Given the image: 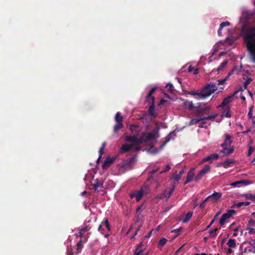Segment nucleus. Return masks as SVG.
Returning a JSON list of instances; mask_svg holds the SVG:
<instances>
[{
	"label": "nucleus",
	"instance_id": "nucleus-50",
	"mask_svg": "<svg viewBox=\"0 0 255 255\" xmlns=\"http://www.w3.org/2000/svg\"><path fill=\"white\" fill-rule=\"evenodd\" d=\"M159 167H156V168L152 169V170L150 171L149 172V174H153L155 173H156L159 170Z\"/></svg>",
	"mask_w": 255,
	"mask_h": 255
},
{
	"label": "nucleus",
	"instance_id": "nucleus-12",
	"mask_svg": "<svg viewBox=\"0 0 255 255\" xmlns=\"http://www.w3.org/2000/svg\"><path fill=\"white\" fill-rule=\"evenodd\" d=\"M219 156V155L217 153H213V154H210V155L204 157L203 159H202L201 162L203 163V162L209 161L210 163H212V162L214 160L217 159L218 158Z\"/></svg>",
	"mask_w": 255,
	"mask_h": 255
},
{
	"label": "nucleus",
	"instance_id": "nucleus-51",
	"mask_svg": "<svg viewBox=\"0 0 255 255\" xmlns=\"http://www.w3.org/2000/svg\"><path fill=\"white\" fill-rule=\"evenodd\" d=\"M249 244L251 246L252 248L255 249V240H252L249 242Z\"/></svg>",
	"mask_w": 255,
	"mask_h": 255
},
{
	"label": "nucleus",
	"instance_id": "nucleus-2",
	"mask_svg": "<svg viewBox=\"0 0 255 255\" xmlns=\"http://www.w3.org/2000/svg\"><path fill=\"white\" fill-rule=\"evenodd\" d=\"M241 35L250 53L252 62L255 63V26L244 25Z\"/></svg>",
	"mask_w": 255,
	"mask_h": 255
},
{
	"label": "nucleus",
	"instance_id": "nucleus-3",
	"mask_svg": "<svg viewBox=\"0 0 255 255\" xmlns=\"http://www.w3.org/2000/svg\"><path fill=\"white\" fill-rule=\"evenodd\" d=\"M231 25V23L229 21H224L222 22L219 26V28L218 30V35L220 37L223 35L222 30H223L227 33V36L226 37V40H228L230 39V38L233 34L235 30L233 28H227Z\"/></svg>",
	"mask_w": 255,
	"mask_h": 255
},
{
	"label": "nucleus",
	"instance_id": "nucleus-32",
	"mask_svg": "<svg viewBox=\"0 0 255 255\" xmlns=\"http://www.w3.org/2000/svg\"><path fill=\"white\" fill-rule=\"evenodd\" d=\"M193 215L192 212H188L185 216V217L183 219L182 222L184 223H186L191 218Z\"/></svg>",
	"mask_w": 255,
	"mask_h": 255
},
{
	"label": "nucleus",
	"instance_id": "nucleus-5",
	"mask_svg": "<svg viewBox=\"0 0 255 255\" xmlns=\"http://www.w3.org/2000/svg\"><path fill=\"white\" fill-rule=\"evenodd\" d=\"M232 142V140L231 139V136L229 134H225V139L223 143L221 144V146L223 149L220 151V152L223 153L226 155H229L234 152V148H230L228 147L230 146Z\"/></svg>",
	"mask_w": 255,
	"mask_h": 255
},
{
	"label": "nucleus",
	"instance_id": "nucleus-26",
	"mask_svg": "<svg viewBox=\"0 0 255 255\" xmlns=\"http://www.w3.org/2000/svg\"><path fill=\"white\" fill-rule=\"evenodd\" d=\"M250 202L249 201L246 202H239L234 205V206L237 208H240L243 206H247L250 204Z\"/></svg>",
	"mask_w": 255,
	"mask_h": 255
},
{
	"label": "nucleus",
	"instance_id": "nucleus-34",
	"mask_svg": "<svg viewBox=\"0 0 255 255\" xmlns=\"http://www.w3.org/2000/svg\"><path fill=\"white\" fill-rule=\"evenodd\" d=\"M167 240L164 238H161L158 243V248L161 249L164 245L166 244Z\"/></svg>",
	"mask_w": 255,
	"mask_h": 255
},
{
	"label": "nucleus",
	"instance_id": "nucleus-63",
	"mask_svg": "<svg viewBox=\"0 0 255 255\" xmlns=\"http://www.w3.org/2000/svg\"><path fill=\"white\" fill-rule=\"evenodd\" d=\"M160 228V226H158L155 230H154V232H156L159 231V229Z\"/></svg>",
	"mask_w": 255,
	"mask_h": 255
},
{
	"label": "nucleus",
	"instance_id": "nucleus-62",
	"mask_svg": "<svg viewBox=\"0 0 255 255\" xmlns=\"http://www.w3.org/2000/svg\"><path fill=\"white\" fill-rule=\"evenodd\" d=\"M184 171L183 169L181 170L179 173H178L179 175H180L181 176H182V175H183V174L184 173Z\"/></svg>",
	"mask_w": 255,
	"mask_h": 255
},
{
	"label": "nucleus",
	"instance_id": "nucleus-47",
	"mask_svg": "<svg viewBox=\"0 0 255 255\" xmlns=\"http://www.w3.org/2000/svg\"><path fill=\"white\" fill-rule=\"evenodd\" d=\"M213 54H212V55L211 57H210L209 58V62L210 63V62H212L213 61L212 60V57L213 56L214 53L217 51V49H216V47H214L213 48Z\"/></svg>",
	"mask_w": 255,
	"mask_h": 255
},
{
	"label": "nucleus",
	"instance_id": "nucleus-1",
	"mask_svg": "<svg viewBox=\"0 0 255 255\" xmlns=\"http://www.w3.org/2000/svg\"><path fill=\"white\" fill-rule=\"evenodd\" d=\"M158 132V129H154L151 132H143L140 137L138 138L136 135H128L125 137V140L130 142L131 144H125L121 147L120 152L123 153L129 150L139 151L140 144L146 143L154 138Z\"/></svg>",
	"mask_w": 255,
	"mask_h": 255
},
{
	"label": "nucleus",
	"instance_id": "nucleus-20",
	"mask_svg": "<svg viewBox=\"0 0 255 255\" xmlns=\"http://www.w3.org/2000/svg\"><path fill=\"white\" fill-rule=\"evenodd\" d=\"M156 87H153L151 88V89L149 92L147 97H146V100L149 101L151 100V102H153L154 101V98L152 96V95L153 94V93L155 92V90L156 89Z\"/></svg>",
	"mask_w": 255,
	"mask_h": 255
},
{
	"label": "nucleus",
	"instance_id": "nucleus-13",
	"mask_svg": "<svg viewBox=\"0 0 255 255\" xmlns=\"http://www.w3.org/2000/svg\"><path fill=\"white\" fill-rule=\"evenodd\" d=\"M222 196V194L221 193L214 191L213 194L210 195V197L213 202H216L221 199Z\"/></svg>",
	"mask_w": 255,
	"mask_h": 255
},
{
	"label": "nucleus",
	"instance_id": "nucleus-55",
	"mask_svg": "<svg viewBox=\"0 0 255 255\" xmlns=\"http://www.w3.org/2000/svg\"><path fill=\"white\" fill-rule=\"evenodd\" d=\"M215 218H214L211 222L210 224L208 225V226L206 228V229H209V228H210L212 226V225L215 222Z\"/></svg>",
	"mask_w": 255,
	"mask_h": 255
},
{
	"label": "nucleus",
	"instance_id": "nucleus-30",
	"mask_svg": "<svg viewBox=\"0 0 255 255\" xmlns=\"http://www.w3.org/2000/svg\"><path fill=\"white\" fill-rule=\"evenodd\" d=\"M205 173H203L201 170L198 173L194 178V181L196 182L199 181L205 175Z\"/></svg>",
	"mask_w": 255,
	"mask_h": 255
},
{
	"label": "nucleus",
	"instance_id": "nucleus-11",
	"mask_svg": "<svg viewBox=\"0 0 255 255\" xmlns=\"http://www.w3.org/2000/svg\"><path fill=\"white\" fill-rule=\"evenodd\" d=\"M194 177H195L194 168H192L188 172L186 180L184 183V185H186L191 182L193 180Z\"/></svg>",
	"mask_w": 255,
	"mask_h": 255
},
{
	"label": "nucleus",
	"instance_id": "nucleus-36",
	"mask_svg": "<svg viewBox=\"0 0 255 255\" xmlns=\"http://www.w3.org/2000/svg\"><path fill=\"white\" fill-rule=\"evenodd\" d=\"M210 169H211L210 166L209 165L206 164L201 170V171L203 173H205V174H207V173H208L210 171Z\"/></svg>",
	"mask_w": 255,
	"mask_h": 255
},
{
	"label": "nucleus",
	"instance_id": "nucleus-60",
	"mask_svg": "<svg viewBox=\"0 0 255 255\" xmlns=\"http://www.w3.org/2000/svg\"><path fill=\"white\" fill-rule=\"evenodd\" d=\"M193 67H192L191 65L189 66V67L188 68V70L189 72H191L193 70Z\"/></svg>",
	"mask_w": 255,
	"mask_h": 255
},
{
	"label": "nucleus",
	"instance_id": "nucleus-16",
	"mask_svg": "<svg viewBox=\"0 0 255 255\" xmlns=\"http://www.w3.org/2000/svg\"><path fill=\"white\" fill-rule=\"evenodd\" d=\"M98 230L99 231H102L103 230L109 231L110 225L109 224L108 221L107 220H106L105 221L103 222L99 226Z\"/></svg>",
	"mask_w": 255,
	"mask_h": 255
},
{
	"label": "nucleus",
	"instance_id": "nucleus-33",
	"mask_svg": "<svg viewBox=\"0 0 255 255\" xmlns=\"http://www.w3.org/2000/svg\"><path fill=\"white\" fill-rule=\"evenodd\" d=\"M123 118L120 115V114L118 112L115 116V121L117 123H123Z\"/></svg>",
	"mask_w": 255,
	"mask_h": 255
},
{
	"label": "nucleus",
	"instance_id": "nucleus-42",
	"mask_svg": "<svg viewBox=\"0 0 255 255\" xmlns=\"http://www.w3.org/2000/svg\"><path fill=\"white\" fill-rule=\"evenodd\" d=\"M217 116V114L211 115H209L206 117L202 118V119H203V120H214L215 117Z\"/></svg>",
	"mask_w": 255,
	"mask_h": 255
},
{
	"label": "nucleus",
	"instance_id": "nucleus-27",
	"mask_svg": "<svg viewBox=\"0 0 255 255\" xmlns=\"http://www.w3.org/2000/svg\"><path fill=\"white\" fill-rule=\"evenodd\" d=\"M183 102V104L185 107H188L190 110H192L194 108L192 102H188L184 100H181Z\"/></svg>",
	"mask_w": 255,
	"mask_h": 255
},
{
	"label": "nucleus",
	"instance_id": "nucleus-57",
	"mask_svg": "<svg viewBox=\"0 0 255 255\" xmlns=\"http://www.w3.org/2000/svg\"><path fill=\"white\" fill-rule=\"evenodd\" d=\"M205 203L202 201L199 205L200 208L202 209H204L205 208Z\"/></svg>",
	"mask_w": 255,
	"mask_h": 255
},
{
	"label": "nucleus",
	"instance_id": "nucleus-18",
	"mask_svg": "<svg viewBox=\"0 0 255 255\" xmlns=\"http://www.w3.org/2000/svg\"><path fill=\"white\" fill-rule=\"evenodd\" d=\"M203 121V119H202V118H194L192 119L189 123H186L185 125L186 126H192L194 125H196L197 124L199 123L200 121Z\"/></svg>",
	"mask_w": 255,
	"mask_h": 255
},
{
	"label": "nucleus",
	"instance_id": "nucleus-31",
	"mask_svg": "<svg viewBox=\"0 0 255 255\" xmlns=\"http://www.w3.org/2000/svg\"><path fill=\"white\" fill-rule=\"evenodd\" d=\"M205 173H203L201 170L198 173L194 178V181L196 182L199 181L205 175Z\"/></svg>",
	"mask_w": 255,
	"mask_h": 255
},
{
	"label": "nucleus",
	"instance_id": "nucleus-37",
	"mask_svg": "<svg viewBox=\"0 0 255 255\" xmlns=\"http://www.w3.org/2000/svg\"><path fill=\"white\" fill-rule=\"evenodd\" d=\"M123 127V123H117L115 125L114 130L115 132H117L120 128Z\"/></svg>",
	"mask_w": 255,
	"mask_h": 255
},
{
	"label": "nucleus",
	"instance_id": "nucleus-61",
	"mask_svg": "<svg viewBox=\"0 0 255 255\" xmlns=\"http://www.w3.org/2000/svg\"><path fill=\"white\" fill-rule=\"evenodd\" d=\"M246 252H245V249L242 251L241 253H240L238 255H245V253H246Z\"/></svg>",
	"mask_w": 255,
	"mask_h": 255
},
{
	"label": "nucleus",
	"instance_id": "nucleus-22",
	"mask_svg": "<svg viewBox=\"0 0 255 255\" xmlns=\"http://www.w3.org/2000/svg\"><path fill=\"white\" fill-rule=\"evenodd\" d=\"M233 163H234V160L233 159H229L221 163V164L225 168H227L229 167L230 164Z\"/></svg>",
	"mask_w": 255,
	"mask_h": 255
},
{
	"label": "nucleus",
	"instance_id": "nucleus-6",
	"mask_svg": "<svg viewBox=\"0 0 255 255\" xmlns=\"http://www.w3.org/2000/svg\"><path fill=\"white\" fill-rule=\"evenodd\" d=\"M91 184L94 187L95 192L97 193L104 192V181L102 179H93Z\"/></svg>",
	"mask_w": 255,
	"mask_h": 255
},
{
	"label": "nucleus",
	"instance_id": "nucleus-15",
	"mask_svg": "<svg viewBox=\"0 0 255 255\" xmlns=\"http://www.w3.org/2000/svg\"><path fill=\"white\" fill-rule=\"evenodd\" d=\"M134 163V157H132L129 158L127 161L125 162L123 165L125 168H131L132 166Z\"/></svg>",
	"mask_w": 255,
	"mask_h": 255
},
{
	"label": "nucleus",
	"instance_id": "nucleus-38",
	"mask_svg": "<svg viewBox=\"0 0 255 255\" xmlns=\"http://www.w3.org/2000/svg\"><path fill=\"white\" fill-rule=\"evenodd\" d=\"M252 81H253V79L252 78H247L246 80L244 83V87L245 89H247L248 85L249 84H250Z\"/></svg>",
	"mask_w": 255,
	"mask_h": 255
},
{
	"label": "nucleus",
	"instance_id": "nucleus-44",
	"mask_svg": "<svg viewBox=\"0 0 255 255\" xmlns=\"http://www.w3.org/2000/svg\"><path fill=\"white\" fill-rule=\"evenodd\" d=\"M181 178V176L178 174H174L172 175V179L176 181H179Z\"/></svg>",
	"mask_w": 255,
	"mask_h": 255
},
{
	"label": "nucleus",
	"instance_id": "nucleus-8",
	"mask_svg": "<svg viewBox=\"0 0 255 255\" xmlns=\"http://www.w3.org/2000/svg\"><path fill=\"white\" fill-rule=\"evenodd\" d=\"M143 195V191L142 189L139 190H134L129 194V196L131 199L135 198L137 202L140 200Z\"/></svg>",
	"mask_w": 255,
	"mask_h": 255
},
{
	"label": "nucleus",
	"instance_id": "nucleus-19",
	"mask_svg": "<svg viewBox=\"0 0 255 255\" xmlns=\"http://www.w3.org/2000/svg\"><path fill=\"white\" fill-rule=\"evenodd\" d=\"M242 65H241L239 66H236L232 70V71L228 73L229 76H231L234 73L236 74H239L242 70Z\"/></svg>",
	"mask_w": 255,
	"mask_h": 255
},
{
	"label": "nucleus",
	"instance_id": "nucleus-14",
	"mask_svg": "<svg viewBox=\"0 0 255 255\" xmlns=\"http://www.w3.org/2000/svg\"><path fill=\"white\" fill-rule=\"evenodd\" d=\"M228 63V61L227 60L224 61L219 66V67L216 69L212 70V72H217L218 73H219L221 72H223L225 69V66L227 65Z\"/></svg>",
	"mask_w": 255,
	"mask_h": 255
},
{
	"label": "nucleus",
	"instance_id": "nucleus-49",
	"mask_svg": "<svg viewBox=\"0 0 255 255\" xmlns=\"http://www.w3.org/2000/svg\"><path fill=\"white\" fill-rule=\"evenodd\" d=\"M253 148L252 147V146H249V150L248 152V156H250L252 155L253 151Z\"/></svg>",
	"mask_w": 255,
	"mask_h": 255
},
{
	"label": "nucleus",
	"instance_id": "nucleus-45",
	"mask_svg": "<svg viewBox=\"0 0 255 255\" xmlns=\"http://www.w3.org/2000/svg\"><path fill=\"white\" fill-rule=\"evenodd\" d=\"M77 251H78V253H80L82 250V240H80L79 242L77 243Z\"/></svg>",
	"mask_w": 255,
	"mask_h": 255
},
{
	"label": "nucleus",
	"instance_id": "nucleus-56",
	"mask_svg": "<svg viewBox=\"0 0 255 255\" xmlns=\"http://www.w3.org/2000/svg\"><path fill=\"white\" fill-rule=\"evenodd\" d=\"M165 196H164V193H163L162 194H159V195H157L156 198H159V199H163V198Z\"/></svg>",
	"mask_w": 255,
	"mask_h": 255
},
{
	"label": "nucleus",
	"instance_id": "nucleus-46",
	"mask_svg": "<svg viewBox=\"0 0 255 255\" xmlns=\"http://www.w3.org/2000/svg\"><path fill=\"white\" fill-rule=\"evenodd\" d=\"M253 108H254L253 106H251L250 108V110H249V112L248 113V117H249V118H253V114H252V111H253Z\"/></svg>",
	"mask_w": 255,
	"mask_h": 255
},
{
	"label": "nucleus",
	"instance_id": "nucleus-10",
	"mask_svg": "<svg viewBox=\"0 0 255 255\" xmlns=\"http://www.w3.org/2000/svg\"><path fill=\"white\" fill-rule=\"evenodd\" d=\"M239 92V90L235 91L234 93L229 96L226 97L221 103V104L218 106V108L224 107L227 105L228 104L231 102L232 99Z\"/></svg>",
	"mask_w": 255,
	"mask_h": 255
},
{
	"label": "nucleus",
	"instance_id": "nucleus-21",
	"mask_svg": "<svg viewBox=\"0 0 255 255\" xmlns=\"http://www.w3.org/2000/svg\"><path fill=\"white\" fill-rule=\"evenodd\" d=\"M189 94L191 95L195 96V98L198 100L203 99V98H202V95L201 94V91L200 92L190 91L189 92Z\"/></svg>",
	"mask_w": 255,
	"mask_h": 255
},
{
	"label": "nucleus",
	"instance_id": "nucleus-41",
	"mask_svg": "<svg viewBox=\"0 0 255 255\" xmlns=\"http://www.w3.org/2000/svg\"><path fill=\"white\" fill-rule=\"evenodd\" d=\"M166 88L170 93H173L174 88L173 85L171 83L167 84Z\"/></svg>",
	"mask_w": 255,
	"mask_h": 255
},
{
	"label": "nucleus",
	"instance_id": "nucleus-52",
	"mask_svg": "<svg viewBox=\"0 0 255 255\" xmlns=\"http://www.w3.org/2000/svg\"><path fill=\"white\" fill-rule=\"evenodd\" d=\"M181 230H182V228H179L178 229L172 230L171 232L175 233H177L178 235H179L180 231H181Z\"/></svg>",
	"mask_w": 255,
	"mask_h": 255
},
{
	"label": "nucleus",
	"instance_id": "nucleus-59",
	"mask_svg": "<svg viewBox=\"0 0 255 255\" xmlns=\"http://www.w3.org/2000/svg\"><path fill=\"white\" fill-rule=\"evenodd\" d=\"M209 199H210V195L207 197L205 199H204L202 201L204 203H206Z\"/></svg>",
	"mask_w": 255,
	"mask_h": 255
},
{
	"label": "nucleus",
	"instance_id": "nucleus-7",
	"mask_svg": "<svg viewBox=\"0 0 255 255\" xmlns=\"http://www.w3.org/2000/svg\"><path fill=\"white\" fill-rule=\"evenodd\" d=\"M185 127H183L182 128L179 129H178V128H176L173 131L170 132L168 134V135L165 137V141H164V142L160 146L159 149H158L156 152H158V151H160V150L163 149L164 146L171 139L172 137L175 135V132L176 131H179L180 130L183 129Z\"/></svg>",
	"mask_w": 255,
	"mask_h": 255
},
{
	"label": "nucleus",
	"instance_id": "nucleus-39",
	"mask_svg": "<svg viewBox=\"0 0 255 255\" xmlns=\"http://www.w3.org/2000/svg\"><path fill=\"white\" fill-rule=\"evenodd\" d=\"M231 115L230 113V110L228 108V109L226 111H225L223 112L222 114V117H226V118H230L231 117Z\"/></svg>",
	"mask_w": 255,
	"mask_h": 255
},
{
	"label": "nucleus",
	"instance_id": "nucleus-58",
	"mask_svg": "<svg viewBox=\"0 0 255 255\" xmlns=\"http://www.w3.org/2000/svg\"><path fill=\"white\" fill-rule=\"evenodd\" d=\"M242 183L244 184L245 185H248L251 184L252 182L248 181H243V182Z\"/></svg>",
	"mask_w": 255,
	"mask_h": 255
},
{
	"label": "nucleus",
	"instance_id": "nucleus-28",
	"mask_svg": "<svg viewBox=\"0 0 255 255\" xmlns=\"http://www.w3.org/2000/svg\"><path fill=\"white\" fill-rule=\"evenodd\" d=\"M230 76H229V74H228L227 76L223 79H220L218 80V82L216 83L217 84V88L219 85H224L226 82L228 80Z\"/></svg>",
	"mask_w": 255,
	"mask_h": 255
},
{
	"label": "nucleus",
	"instance_id": "nucleus-29",
	"mask_svg": "<svg viewBox=\"0 0 255 255\" xmlns=\"http://www.w3.org/2000/svg\"><path fill=\"white\" fill-rule=\"evenodd\" d=\"M227 245L230 248H235L236 247V240L230 239L227 242Z\"/></svg>",
	"mask_w": 255,
	"mask_h": 255
},
{
	"label": "nucleus",
	"instance_id": "nucleus-24",
	"mask_svg": "<svg viewBox=\"0 0 255 255\" xmlns=\"http://www.w3.org/2000/svg\"><path fill=\"white\" fill-rule=\"evenodd\" d=\"M106 146V142H103L102 145V146H101V147H100L99 151V157H98V158L97 159V162H98L100 160V159L101 158L102 156V155H103V154L104 153V149H105Z\"/></svg>",
	"mask_w": 255,
	"mask_h": 255
},
{
	"label": "nucleus",
	"instance_id": "nucleus-64",
	"mask_svg": "<svg viewBox=\"0 0 255 255\" xmlns=\"http://www.w3.org/2000/svg\"><path fill=\"white\" fill-rule=\"evenodd\" d=\"M153 231H154V229H152V230L150 231V232L149 233V235L147 236V238H149V237L151 236V234H152V232H153Z\"/></svg>",
	"mask_w": 255,
	"mask_h": 255
},
{
	"label": "nucleus",
	"instance_id": "nucleus-23",
	"mask_svg": "<svg viewBox=\"0 0 255 255\" xmlns=\"http://www.w3.org/2000/svg\"><path fill=\"white\" fill-rule=\"evenodd\" d=\"M148 114L153 117H156V114H155L154 111V102H152V105L149 106V109H148Z\"/></svg>",
	"mask_w": 255,
	"mask_h": 255
},
{
	"label": "nucleus",
	"instance_id": "nucleus-25",
	"mask_svg": "<svg viewBox=\"0 0 255 255\" xmlns=\"http://www.w3.org/2000/svg\"><path fill=\"white\" fill-rule=\"evenodd\" d=\"M174 190V186H173L169 191L166 190L165 192L164 193L165 197H166L167 199H169Z\"/></svg>",
	"mask_w": 255,
	"mask_h": 255
},
{
	"label": "nucleus",
	"instance_id": "nucleus-48",
	"mask_svg": "<svg viewBox=\"0 0 255 255\" xmlns=\"http://www.w3.org/2000/svg\"><path fill=\"white\" fill-rule=\"evenodd\" d=\"M217 231V229H215L214 230H211L209 231V234L212 236V237H215L216 235V232Z\"/></svg>",
	"mask_w": 255,
	"mask_h": 255
},
{
	"label": "nucleus",
	"instance_id": "nucleus-43",
	"mask_svg": "<svg viewBox=\"0 0 255 255\" xmlns=\"http://www.w3.org/2000/svg\"><path fill=\"white\" fill-rule=\"evenodd\" d=\"M245 252L246 253H252L255 254V249L252 248V247L246 248L245 249Z\"/></svg>",
	"mask_w": 255,
	"mask_h": 255
},
{
	"label": "nucleus",
	"instance_id": "nucleus-54",
	"mask_svg": "<svg viewBox=\"0 0 255 255\" xmlns=\"http://www.w3.org/2000/svg\"><path fill=\"white\" fill-rule=\"evenodd\" d=\"M249 233L250 234H254L255 233V229L254 228H250L249 229Z\"/></svg>",
	"mask_w": 255,
	"mask_h": 255
},
{
	"label": "nucleus",
	"instance_id": "nucleus-35",
	"mask_svg": "<svg viewBox=\"0 0 255 255\" xmlns=\"http://www.w3.org/2000/svg\"><path fill=\"white\" fill-rule=\"evenodd\" d=\"M114 161V159L111 157H107L105 160L104 161V162L103 163V166H105L107 165H109L111 163H112Z\"/></svg>",
	"mask_w": 255,
	"mask_h": 255
},
{
	"label": "nucleus",
	"instance_id": "nucleus-9",
	"mask_svg": "<svg viewBox=\"0 0 255 255\" xmlns=\"http://www.w3.org/2000/svg\"><path fill=\"white\" fill-rule=\"evenodd\" d=\"M234 210H229L227 213L222 215L220 219L219 223L221 225H223L227 219L230 218L235 213Z\"/></svg>",
	"mask_w": 255,
	"mask_h": 255
},
{
	"label": "nucleus",
	"instance_id": "nucleus-40",
	"mask_svg": "<svg viewBox=\"0 0 255 255\" xmlns=\"http://www.w3.org/2000/svg\"><path fill=\"white\" fill-rule=\"evenodd\" d=\"M243 182V180L238 181L230 183L229 184V185L231 186L232 187H236L238 186L239 185L242 184Z\"/></svg>",
	"mask_w": 255,
	"mask_h": 255
},
{
	"label": "nucleus",
	"instance_id": "nucleus-4",
	"mask_svg": "<svg viewBox=\"0 0 255 255\" xmlns=\"http://www.w3.org/2000/svg\"><path fill=\"white\" fill-rule=\"evenodd\" d=\"M217 90V84L214 82H210L205 85L201 90V94L203 99L210 96Z\"/></svg>",
	"mask_w": 255,
	"mask_h": 255
},
{
	"label": "nucleus",
	"instance_id": "nucleus-17",
	"mask_svg": "<svg viewBox=\"0 0 255 255\" xmlns=\"http://www.w3.org/2000/svg\"><path fill=\"white\" fill-rule=\"evenodd\" d=\"M143 244L142 243L138 244L134 251L133 254L134 255H144L143 254V250L141 248Z\"/></svg>",
	"mask_w": 255,
	"mask_h": 255
},
{
	"label": "nucleus",
	"instance_id": "nucleus-53",
	"mask_svg": "<svg viewBox=\"0 0 255 255\" xmlns=\"http://www.w3.org/2000/svg\"><path fill=\"white\" fill-rule=\"evenodd\" d=\"M171 168L170 166L169 165H167L165 168V169L162 171H161L160 173H162L168 171Z\"/></svg>",
	"mask_w": 255,
	"mask_h": 255
}]
</instances>
